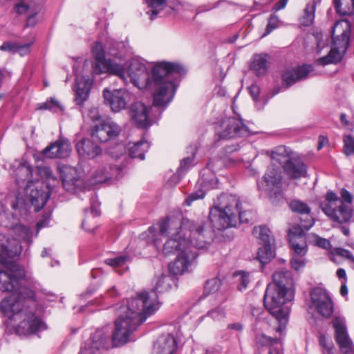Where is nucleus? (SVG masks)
Here are the masks:
<instances>
[{"instance_id": "1", "label": "nucleus", "mask_w": 354, "mask_h": 354, "mask_svg": "<svg viewBox=\"0 0 354 354\" xmlns=\"http://www.w3.org/2000/svg\"><path fill=\"white\" fill-rule=\"evenodd\" d=\"M160 232L164 236H169L164 245V252L168 254L179 252L176 261L169 266L170 272L175 275L191 271L196 264L198 250L210 243L203 222L183 219L180 223L177 219L167 218L160 223Z\"/></svg>"}, {"instance_id": "2", "label": "nucleus", "mask_w": 354, "mask_h": 354, "mask_svg": "<svg viewBox=\"0 0 354 354\" xmlns=\"http://www.w3.org/2000/svg\"><path fill=\"white\" fill-rule=\"evenodd\" d=\"M12 272L8 274L0 270V290L10 292L11 295L0 303V310L10 320L19 322L16 333L26 336L46 329L45 323L41 318L28 308L34 305L32 292L22 286L25 272L18 266L12 267Z\"/></svg>"}, {"instance_id": "3", "label": "nucleus", "mask_w": 354, "mask_h": 354, "mask_svg": "<svg viewBox=\"0 0 354 354\" xmlns=\"http://www.w3.org/2000/svg\"><path fill=\"white\" fill-rule=\"evenodd\" d=\"M127 80L140 89H153V105L165 106L173 99L180 76L186 73L179 64L165 61L156 62L152 69V81L145 63L139 59H132L127 71L124 69Z\"/></svg>"}, {"instance_id": "4", "label": "nucleus", "mask_w": 354, "mask_h": 354, "mask_svg": "<svg viewBox=\"0 0 354 354\" xmlns=\"http://www.w3.org/2000/svg\"><path fill=\"white\" fill-rule=\"evenodd\" d=\"M160 307L157 296L153 292H139L127 301L119 309V315L115 322L112 340L115 346L127 343L137 327L155 313Z\"/></svg>"}, {"instance_id": "5", "label": "nucleus", "mask_w": 354, "mask_h": 354, "mask_svg": "<svg viewBox=\"0 0 354 354\" xmlns=\"http://www.w3.org/2000/svg\"><path fill=\"white\" fill-rule=\"evenodd\" d=\"M240 201L236 195L223 194L210 209L209 218L213 227L218 230L236 227L239 223L250 221L246 212L240 210Z\"/></svg>"}, {"instance_id": "6", "label": "nucleus", "mask_w": 354, "mask_h": 354, "mask_svg": "<svg viewBox=\"0 0 354 354\" xmlns=\"http://www.w3.org/2000/svg\"><path fill=\"white\" fill-rule=\"evenodd\" d=\"M351 24L347 19L337 21L332 30L333 44L325 56L317 59L315 63L321 66L336 64L343 59L348 46Z\"/></svg>"}, {"instance_id": "7", "label": "nucleus", "mask_w": 354, "mask_h": 354, "mask_svg": "<svg viewBox=\"0 0 354 354\" xmlns=\"http://www.w3.org/2000/svg\"><path fill=\"white\" fill-rule=\"evenodd\" d=\"M341 197L333 192H328L320 203V208L331 221L344 223L349 221L353 216L352 209L344 203L351 204L353 196L348 190L342 189Z\"/></svg>"}, {"instance_id": "8", "label": "nucleus", "mask_w": 354, "mask_h": 354, "mask_svg": "<svg viewBox=\"0 0 354 354\" xmlns=\"http://www.w3.org/2000/svg\"><path fill=\"white\" fill-rule=\"evenodd\" d=\"M293 298L288 297L286 291L275 288L273 286H267L263 297L264 306L279 322V326L277 328V331L280 334L284 330L287 322V311L284 309L283 304Z\"/></svg>"}, {"instance_id": "9", "label": "nucleus", "mask_w": 354, "mask_h": 354, "mask_svg": "<svg viewBox=\"0 0 354 354\" xmlns=\"http://www.w3.org/2000/svg\"><path fill=\"white\" fill-rule=\"evenodd\" d=\"M92 51L96 61L94 68V71L96 73H109L124 81L127 80L124 64L117 63L113 59H106L105 51L101 43L96 42L93 46Z\"/></svg>"}, {"instance_id": "10", "label": "nucleus", "mask_w": 354, "mask_h": 354, "mask_svg": "<svg viewBox=\"0 0 354 354\" xmlns=\"http://www.w3.org/2000/svg\"><path fill=\"white\" fill-rule=\"evenodd\" d=\"M111 334L109 327L97 329L85 342L78 354H101L109 348Z\"/></svg>"}, {"instance_id": "11", "label": "nucleus", "mask_w": 354, "mask_h": 354, "mask_svg": "<svg viewBox=\"0 0 354 354\" xmlns=\"http://www.w3.org/2000/svg\"><path fill=\"white\" fill-rule=\"evenodd\" d=\"M258 187L265 191L270 198L280 196L283 192L281 167L272 163L268 168L261 181L258 183Z\"/></svg>"}, {"instance_id": "12", "label": "nucleus", "mask_w": 354, "mask_h": 354, "mask_svg": "<svg viewBox=\"0 0 354 354\" xmlns=\"http://www.w3.org/2000/svg\"><path fill=\"white\" fill-rule=\"evenodd\" d=\"M47 186L39 180H29L26 189V200L39 212L46 205L50 198V190H44Z\"/></svg>"}, {"instance_id": "13", "label": "nucleus", "mask_w": 354, "mask_h": 354, "mask_svg": "<svg viewBox=\"0 0 354 354\" xmlns=\"http://www.w3.org/2000/svg\"><path fill=\"white\" fill-rule=\"evenodd\" d=\"M335 338L342 354H354V345L346 326L345 319L335 317L333 320Z\"/></svg>"}, {"instance_id": "14", "label": "nucleus", "mask_w": 354, "mask_h": 354, "mask_svg": "<svg viewBox=\"0 0 354 354\" xmlns=\"http://www.w3.org/2000/svg\"><path fill=\"white\" fill-rule=\"evenodd\" d=\"M310 299L313 308L322 316L330 317L334 310V304L327 291L317 287L310 292Z\"/></svg>"}, {"instance_id": "15", "label": "nucleus", "mask_w": 354, "mask_h": 354, "mask_svg": "<svg viewBox=\"0 0 354 354\" xmlns=\"http://www.w3.org/2000/svg\"><path fill=\"white\" fill-rule=\"evenodd\" d=\"M222 138L231 139L248 134V128L241 120L234 117L224 118L216 130Z\"/></svg>"}, {"instance_id": "16", "label": "nucleus", "mask_w": 354, "mask_h": 354, "mask_svg": "<svg viewBox=\"0 0 354 354\" xmlns=\"http://www.w3.org/2000/svg\"><path fill=\"white\" fill-rule=\"evenodd\" d=\"M121 129L111 119L103 120L100 124L95 125L92 129L91 137L101 142H105L117 137Z\"/></svg>"}, {"instance_id": "17", "label": "nucleus", "mask_w": 354, "mask_h": 354, "mask_svg": "<svg viewBox=\"0 0 354 354\" xmlns=\"http://www.w3.org/2000/svg\"><path fill=\"white\" fill-rule=\"evenodd\" d=\"M104 100L109 104L114 112L124 109L131 100V94L126 89H104L103 91Z\"/></svg>"}, {"instance_id": "18", "label": "nucleus", "mask_w": 354, "mask_h": 354, "mask_svg": "<svg viewBox=\"0 0 354 354\" xmlns=\"http://www.w3.org/2000/svg\"><path fill=\"white\" fill-rule=\"evenodd\" d=\"M268 286H273L275 288L286 291L288 297H294V281L291 272L287 270L281 269L274 272L272 274V282Z\"/></svg>"}, {"instance_id": "19", "label": "nucleus", "mask_w": 354, "mask_h": 354, "mask_svg": "<svg viewBox=\"0 0 354 354\" xmlns=\"http://www.w3.org/2000/svg\"><path fill=\"white\" fill-rule=\"evenodd\" d=\"M62 184L68 192H75L77 187L82 186L83 180L80 172L76 167L64 166L61 170Z\"/></svg>"}, {"instance_id": "20", "label": "nucleus", "mask_w": 354, "mask_h": 354, "mask_svg": "<svg viewBox=\"0 0 354 354\" xmlns=\"http://www.w3.org/2000/svg\"><path fill=\"white\" fill-rule=\"evenodd\" d=\"M311 71H313V66L308 64H304L297 68L286 70L282 75L283 82L287 88L297 81L307 78Z\"/></svg>"}, {"instance_id": "21", "label": "nucleus", "mask_w": 354, "mask_h": 354, "mask_svg": "<svg viewBox=\"0 0 354 354\" xmlns=\"http://www.w3.org/2000/svg\"><path fill=\"white\" fill-rule=\"evenodd\" d=\"M177 343L174 337L169 334L160 336L155 342L152 354H174Z\"/></svg>"}, {"instance_id": "22", "label": "nucleus", "mask_w": 354, "mask_h": 354, "mask_svg": "<svg viewBox=\"0 0 354 354\" xmlns=\"http://www.w3.org/2000/svg\"><path fill=\"white\" fill-rule=\"evenodd\" d=\"M289 207L293 212L305 216L300 223V227L302 230H308L314 225L313 218L310 215V207L308 204L300 200L294 199L290 201Z\"/></svg>"}, {"instance_id": "23", "label": "nucleus", "mask_w": 354, "mask_h": 354, "mask_svg": "<svg viewBox=\"0 0 354 354\" xmlns=\"http://www.w3.org/2000/svg\"><path fill=\"white\" fill-rule=\"evenodd\" d=\"M147 6L149 10L146 14L151 21L158 17L167 16L173 11V8L168 4L167 0H148Z\"/></svg>"}, {"instance_id": "24", "label": "nucleus", "mask_w": 354, "mask_h": 354, "mask_svg": "<svg viewBox=\"0 0 354 354\" xmlns=\"http://www.w3.org/2000/svg\"><path fill=\"white\" fill-rule=\"evenodd\" d=\"M149 110V108L140 102H137L131 105L130 115L133 121L138 127L147 128L151 125Z\"/></svg>"}, {"instance_id": "25", "label": "nucleus", "mask_w": 354, "mask_h": 354, "mask_svg": "<svg viewBox=\"0 0 354 354\" xmlns=\"http://www.w3.org/2000/svg\"><path fill=\"white\" fill-rule=\"evenodd\" d=\"M76 149L84 158H95L102 153L101 147L88 138H81L76 144Z\"/></svg>"}, {"instance_id": "26", "label": "nucleus", "mask_w": 354, "mask_h": 354, "mask_svg": "<svg viewBox=\"0 0 354 354\" xmlns=\"http://www.w3.org/2000/svg\"><path fill=\"white\" fill-rule=\"evenodd\" d=\"M258 346L270 347L268 354H283V343L281 338H272L265 334H260L256 337Z\"/></svg>"}, {"instance_id": "27", "label": "nucleus", "mask_w": 354, "mask_h": 354, "mask_svg": "<svg viewBox=\"0 0 354 354\" xmlns=\"http://www.w3.org/2000/svg\"><path fill=\"white\" fill-rule=\"evenodd\" d=\"M120 169L111 165L104 166L92 174V184L102 183L109 179L118 178Z\"/></svg>"}, {"instance_id": "28", "label": "nucleus", "mask_w": 354, "mask_h": 354, "mask_svg": "<svg viewBox=\"0 0 354 354\" xmlns=\"http://www.w3.org/2000/svg\"><path fill=\"white\" fill-rule=\"evenodd\" d=\"M91 87V82L88 77H77L74 88L75 93V101L77 104H81L87 100Z\"/></svg>"}, {"instance_id": "29", "label": "nucleus", "mask_w": 354, "mask_h": 354, "mask_svg": "<svg viewBox=\"0 0 354 354\" xmlns=\"http://www.w3.org/2000/svg\"><path fill=\"white\" fill-rule=\"evenodd\" d=\"M106 55L113 57L114 59H119L118 63H122L127 53V44L124 42H118L112 39L107 41L106 45Z\"/></svg>"}, {"instance_id": "30", "label": "nucleus", "mask_w": 354, "mask_h": 354, "mask_svg": "<svg viewBox=\"0 0 354 354\" xmlns=\"http://www.w3.org/2000/svg\"><path fill=\"white\" fill-rule=\"evenodd\" d=\"M221 163L222 162L220 160H211L207 163V167L203 171V174L200 179V186L207 189L216 187L218 180L214 174H212L210 178H207L205 176L208 174L209 171H213L214 172L216 170V165H221Z\"/></svg>"}, {"instance_id": "31", "label": "nucleus", "mask_w": 354, "mask_h": 354, "mask_svg": "<svg viewBox=\"0 0 354 354\" xmlns=\"http://www.w3.org/2000/svg\"><path fill=\"white\" fill-rule=\"evenodd\" d=\"M173 281V277L169 274H161L160 276H156L153 279V290L151 291L144 290L142 291L141 292H153L158 297V293H162L170 290V288H171ZM157 301L160 303L158 297Z\"/></svg>"}, {"instance_id": "32", "label": "nucleus", "mask_w": 354, "mask_h": 354, "mask_svg": "<svg viewBox=\"0 0 354 354\" xmlns=\"http://www.w3.org/2000/svg\"><path fill=\"white\" fill-rule=\"evenodd\" d=\"M292 151L286 146H278L275 147L272 151L271 158L272 161L279 163V166L283 167V165L289 162L292 158L290 157Z\"/></svg>"}, {"instance_id": "33", "label": "nucleus", "mask_w": 354, "mask_h": 354, "mask_svg": "<svg viewBox=\"0 0 354 354\" xmlns=\"http://www.w3.org/2000/svg\"><path fill=\"white\" fill-rule=\"evenodd\" d=\"M284 170L293 179L304 177L306 174V167L305 165L299 161L292 159L283 165Z\"/></svg>"}, {"instance_id": "34", "label": "nucleus", "mask_w": 354, "mask_h": 354, "mask_svg": "<svg viewBox=\"0 0 354 354\" xmlns=\"http://www.w3.org/2000/svg\"><path fill=\"white\" fill-rule=\"evenodd\" d=\"M268 54H259L253 56L251 64V69L254 71L257 75H261L266 73L268 70Z\"/></svg>"}, {"instance_id": "35", "label": "nucleus", "mask_w": 354, "mask_h": 354, "mask_svg": "<svg viewBox=\"0 0 354 354\" xmlns=\"http://www.w3.org/2000/svg\"><path fill=\"white\" fill-rule=\"evenodd\" d=\"M149 148V144L147 140H140L135 142L130 147L129 156L132 158H139L140 160L145 159V153Z\"/></svg>"}, {"instance_id": "36", "label": "nucleus", "mask_w": 354, "mask_h": 354, "mask_svg": "<svg viewBox=\"0 0 354 354\" xmlns=\"http://www.w3.org/2000/svg\"><path fill=\"white\" fill-rule=\"evenodd\" d=\"M336 12L340 15L354 14V0H334Z\"/></svg>"}, {"instance_id": "37", "label": "nucleus", "mask_w": 354, "mask_h": 354, "mask_svg": "<svg viewBox=\"0 0 354 354\" xmlns=\"http://www.w3.org/2000/svg\"><path fill=\"white\" fill-rule=\"evenodd\" d=\"M252 232L253 234L262 242V244L272 245L273 238L270 229L266 226L254 227Z\"/></svg>"}, {"instance_id": "38", "label": "nucleus", "mask_w": 354, "mask_h": 354, "mask_svg": "<svg viewBox=\"0 0 354 354\" xmlns=\"http://www.w3.org/2000/svg\"><path fill=\"white\" fill-rule=\"evenodd\" d=\"M290 243L295 254L304 256L306 253L307 245L300 234L298 236L290 237Z\"/></svg>"}, {"instance_id": "39", "label": "nucleus", "mask_w": 354, "mask_h": 354, "mask_svg": "<svg viewBox=\"0 0 354 354\" xmlns=\"http://www.w3.org/2000/svg\"><path fill=\"white\" fill-rule=\"evenodd\" d=\"M274 257V251L272 245L263 244L258 249L257 258L262 263L266 264Z\"/></svg>"}, {"instance_id": "40", "label": "nucleus", "mask_w": 354, "mask_h": 354, "mask_svg": "<svg viewBox=\"0 0 354 354\" xmlns=\"http://www.w3.org/2000/svg\"><path fill=\"white\" fill-rule=\"evenodd\" d=\"M315 4L314 2L308 3L304 9L303 16L300 18V23L304 26L313 24L315 19Z\"/></svg>"}, {"instance_id": "41", "label": "nucleus", "mask_w": 354, "mask_h": 354, "mask_svg": "<svg viewBox=\"0 0 354 354\" xmlns=\"http://www.w3.org/2000/svg\"><path fill=\"white\" fill-rule=\"evenodd\" d=\"M39 109L49 110L54 113L62 112L64 108L62 105L55 98H50V100L41 103L39 105Z\"/></svg>"}, {"instance_id": "42", "label": "nucleus", "mask_w": 354, "mask_h": 354, "mask_svg": "<svg viewBox=\"0 0 354 354\" xmlns=\"http://www.w3.org/2000/svg\"><path fill=\"white\" fill-rule=\"evenodd\" d=\"M234 276L236 278L238 289L240 291L245 290L250 282L249 273L244 271H239L235 272Z\"/></svg>"}, {"instance_id": "43", "label": "nucleus", "mask_w": 354, "mask_h": 354, "mask_svg": "<svg viewBox=\"0 0 354 354\" xmlns=\"http://www.w3.org/2000/svg\"><path fill=\"white\" fill-rule=\"evenodd\" d=\"M56 145H57V149L59 154V158H64L69 156L71 152V145L68 140H57Z\"/></svg>"}, {"instance_id": "44", "label": "nucleus", "mask_w": 354, "mask_h": 354, "mask_svg": "<svg viewBox=\"0 0 354 354\" xmlns=\"http://www.w3.org/2000/svg\"><path fill=\"white\" fill-rule=\"evenodd\" d=\"M221 286V281L214 277L207 280L205 285V292L207 294H214L216 292Z\"/></svg>"}, {"instance_id": "45", "label": "nucleus", "mask_w": 354, "mask_h": 354, "mask_svg": "<svg viewBox=\"0 0 354 354\" xmlns=\"http://www.w3.org/2000/svg\"><path fill=\"white\" fill-rule=\"evenodd\" d=\"M343 152L346 156L354 154V138L351 135L344 137Z\"/></svg>"}, {"instance_id": "46", "label": "nucleus", "mask_w": 354, "mask_h": 354, "mask_svg": "<svg viewBox=\"0 0 354 354\" xmlns=\"http://www.w3.org/2000/svg\"><path fill=\"white\" fill-rule=\"evenodd\" d=\"M128 259L127 256H118L115 258H109L105 260V263L113 268H119L125 264Z\"/></svg>"}, {"instance_id": "47", "label": "nucleus", "mask_w": 354, "mask_h": 354, "mask_svg": "<svg viewBox=\"0 0 354 354\" xmlns=\"http://www.w3.org/2000/svg\"><path fill=\"white\" fill-rule=\"evenodd\" d=\"M207 316L214 321H221L225 317V311L223 308L218 306L208 311Z\"/></svg>"}, {"instance_id": "48", "label": "nucleus", "mask_w": 354, "mask_h": 354, "mask_svg": "<svg viewBox=\"0 0 354 354\" xmlns=\"http://www.w3.org/2000/svg\"><path fill=\"white\" fill-rule=\"evenodd\" d=\"M58 150L57 145H56V142H54L46 147L42 151V153L45 157L48 158H59Z\"/></svg>"}, {"instance_id": "49", "label": "nucleus", "mask_w": 354, "mask_h": 354, "mask_svg": "<svg viewBox=\"0 0 354 354\" xmlns=\"http://www.w3.org/2000/svg\"><path fill=\"white\" fill-rule=\"evenodd\" d=\"M15 10L19 14H26L29 12L30 6L27 0H17L15 3Z\"/></svg>"}, {"instance_id": "50", "label": "nucleus", "mask_w": 354, "mask_h": 354, "mask_svg": "<svg viewBox=\"0 0 354 354\" xmlns=\"http://www.w3.org/2000/svg\"><path fill=\"white\" fill-rule=\"evenodd\" d=\"M194 155L184 158L181 160L179 168L177 172L180 175L184 171H187L194 165Z\"/></svg>"}, {"instance_id": "51", "label": "nucleus", "mask_w": 354, "mask_h": 354, "mask_svg": "<svg viewBox=\"0 0 354 354\" xmlns=\"http://www.w3.org/2000/svg\"><path fill=\"white\" fill-rule=\"evenodd\" d=\"M279 22V19L278 17L272 15L268 20V23L266 28V32L263 34V36L270 34L272 30L276 29L278 27Z\"/></svg>"}, {"instance_id": "52", "label": "nucleus", "mask_w": 354, "mask_h": 354, "mask_svg": "<svg viewBox=\"0 0 354 354\" xmlns=\"http://www.w3.org/2000/svg\"><path fill=\"white\" fill-rule=\"evenodd\" d=\"M204 196L205 192L203 189H199L189 195L187 199L185 200V203L187 205L190 206L193 201L198 199L203 198Z\"/></svg>"}, {"instance_id": "53", "label": "nucleus", "mask_w": 354, "mask_h": 354, "mask_svg": "<svg viewBox=\"0 0 354 354\" xmlns=\"http://www.w3.org/2000/svg\"><path fill=\"white\" fill-rule=\"evenodd\" d=\"M38 174L43 178H54L51 169L48 166H39L37 167Z\"/></svg>"}, {"instance_id": "54", "label": "nucleus", "mask_w": 354, "mask_h": 354, "mask_svg": "<svg viewBox=\"0 0 354 354\" xmlns=\"http://www.w3.org/2000/svg\"><path fill=\"white\" fill-rule=\"evenodd\" d=\"M290 263L292 268L297 271L304 268L306 264L304 260L299 257H292Z\"/></svg>"}, {"instance_id": "55", "label": "nucleus", "mask_w": 354, "mask_h": 354, "mask_svg": "<svg viewBox=\"0 0 354 354\" xmlns=\"http://www.w3.org/2000/svg\"><path fill=\"white\" fill-rule=\"evenodd\" d=\"M18 48L17 43L4 42L1 46L0 50H7L11 53H16Z\"/></svg>"}, {"instance_id": "56", "label": "nucleus", "mask_w": 354, "mask_h": 354, "mask_svg": "<svg viewBox=\"0 0 354 354\" xmlns=\"http://www.w3.org/2000/svg\"><path fill=\"white\" fill-rule=\"evenodd\" d=\"M243 324L241 322L230 323L227 325V330H234L241 333L243 330Z\"/></svg>"}, {"instance_id": "57", "label": "nucleus", "mask_w": 354, "mask_h": 354, "mask_svg": "<svg viewBox=\"0 0 354 354\" xmlns=\"http://www.w3.org/2000/svg\"><path fill=\"white\" fill-rule=\"evenodd\" d=\"M32 42H30L25 44H18V48L17 49V52L20 54V55H24L29 53L30 47L32 45Z\"/></svg>"}, {"instance_id": "58", "label": "nucleus", "mask_w": 354, "mask_h": 354, "mask_svg": "<svg viewBox=\"0 0 354 354\" xmlns=\"http://www.w3.org/2000/svg\"><path fill=\"white\" fill-rule=\"evenodd\" d=\"M87 117L93 121L99 120L100 116L98 109L96 107L89 109L87 113Z\"/></svg>"}, {"instance_id": "59", "label": "nucleus", "mask_w": 354, "mask_h": 354, "mask_svg": "<svg viewBox=\"0 0 354 354\" xmlns=\"http://www.w3.org/2000/svg\"><path fill=\"white\" fill-rule=\"evenodd\" d=\"M50 216H44L42 219H41L37 223V230L35 233V236H37L39 231L43 228L46 227L48 225V220H49Z\"/></svg>"}, {"instance_id": "60", "label": "nucleus", "mask_w": 354, "mask_h": 354, "mask_svg": "<svg viewBox=\"0 0 354 354\" xmlns=\"http://www.w3.org/2000/svg\"><path fill=\"white\" fill-rule=\"evenodd\" d=\"M315 243L317 246L324 249H327L330 246L329 241L321 237H316Z\"/></svg>"}, {"instance_id": "61", "label": "nucleus", "mask_w": 354, "mask_h": 354, "mask_svg": "<svg viewBox=\"0 0 354 354\" xmlns=\"http://www.w3.org/2000/svg\"><path fill=\"white\" fill-rule=\"evenodd\" d=\"M91 213L93 216H98L100 214L99 204L95 201V198L91 199Z\"/></svg>"}, {"instance_id": "62", "label": "nucleus", "mask_w": 354, "mask_h": 354, "mask_svg": "<svg viewBox=\"0 0 354 354\" xmlns=\"http://www.w3.org/2000/svg\"><path fill=\"white\" fill-rule=\"evenodd\" d=\"M322 36V34L319 33V32H317L315 35V37L316 40H317V48H316V50H317V54H320L321 52H322V48H323L324 47V43L322 41H321Z\"/></svg>"}, {"instance_id": "63", "label": "nucleus", "mask_w": 354, "mask_h": 354, "mask_svg": "<svg viewBox=\"0 0 354 354\" xmlns=\"http://www.w3.org/2000/svg\"><path fill=\"white\" fill-rule=\"evenodd\" d=\"M249 91L253 100H257L260 93L259 87L256 84H252L249 87Z\"/></svg>"}, {"instance_id": "64", "label": "nucleus", "mask_w": 354, "mask_h": 354, "mask_svg": "<svg viewBox=\"0 0 354 354\" xmlns=\"http://www.w3.org/2000/svg\"><path fill=\"white\" fill-rule=\"evenodd\" d=\"M338 254L354 262V256L349 250L345 249H339L338 251Z\"/></svg>"}]
</instances>
